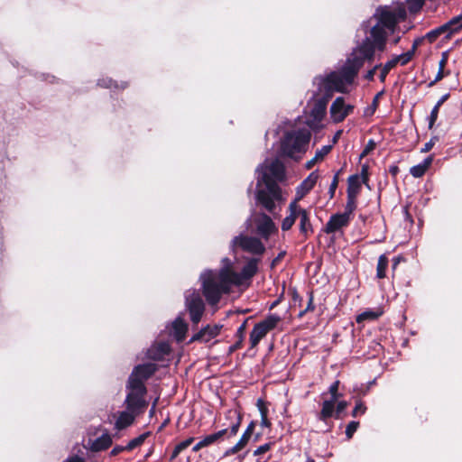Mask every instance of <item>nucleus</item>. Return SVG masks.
Here are the masks:
<instances>
[{"label":"nucleus","mask_w":462,"mask_h":462,"mask_svg":"<svg viewBox=\"0 0 462 462\" xmlns=\"http://www.w3.org/2000/svg\"><path fill=\"white\" fill-rule=\"evenodd\" d=\"M383 95V91L382 92H379L375 95V97H374L373 99V102H372V113H374L375 111V109L377 108L378 106V100H379V97Z\"/></svg>","instance_id":"nucleus-62"},{"label":"nucleus","mask_w":462,"mask_h":462,"mask_svg":"<svg viewBox=\"0 0 462 462\" xmlns=\"http://www.w3.org/2000/svg\"><path fill=\"white\" fill-rule=\"evenodd\" d=\"M285 178V166L279 158L266 159L256 169V200L270 213L275 208V201L282 199L279 183Z\"/></svg>","instance_id":"nucleus-1"},{"label":"nucleus","mask_w":462,"mask_h":462,"mask_svg":"<svg viewBox=\"0 0 462 462\" xmlns=\"http://www.w3.org/2000/svg\"><path fill=\"white\" fill-rule=\"evenodd\" d=\"M226 417L232 420L230 427L206 436L201 439L204 448L212 445L226 434H228V438L237 434L242 423L243 415L236 410H229L226 413Z\"/></svg>","instance_id":"nucleus-6"},{"label":"nucleus","mask_w":462,"mask_h":462,"mask_svg":"<svg viewBox=\"0 0 462 462\" xmlns=\"http://www.w3.org/2000/svg\"><path fill=\"white\" fill-rule=\"evenodd\" d=\"M448 54L447 51H445L441 55V59L439 62V68L445 69L446 65L448 63Z\"/></svg>","instance_id":"nucleus-59"},{"label":"nucleus","mask_w":462,"mask_h":462,"mask_svg":"<svg viewBox=\"0 0 462 462\" xmlns=\"http://www.w3.org/2000/svg\"><path fill=\"white\" fill-rule=\"evenodd\" d=\"M315 309L314 307V304H313V297H312V293H310L308 295V303H307V306L305 309L303 310H299V313H298V316L300 318H301L306 312L308 311H313Z\"/></svg>","instance_id":"nucleus-43"},{"label":"nucleus","mask_w":462,"mask_h":462,"mask_svg":"<svg viewBox=\"0 0 462 462\" xmlns=\"http://www.w3.org/2000/svg\"><path fill=\"white\" fill-rule=\"evenodd\" d=\"M291 298L292 300V303L291 302V310H296L297 307H299V308L301 307V303H300L301 299L300 298L299 294L295 291H291Z\"/></svg>","instance_id":"nucleus-45"},{"label":"nucleus","mask_w":462,"mask_h":462,"mask_svg":"<svg viewBox=\"0 0 462 462\" xmlns=\"http://www.w3.org/2000/svg\"><path fill=\"white\" fill-rule=\"evenodd\" d=\"M259 259L251 258L242 268L240 273H236L229 267V272L236 276H231L234 285L239 286L243 284L244 281L251 280L258 271Z\"/></svg>","instance_id":"nucleus-13"},{"label":"nucleus","mask_w":462,"mask_h":462,"mask_svg":"<svg viewBox=\"0 0 462 462\" xmlns=\"http://www.w3.org/2000/svg\"><path fill=\"white\" fill-rule=\"evenodd\" d=\"M297 219L300 220L299 225L300 233L305 237L312 234L313 228L310 224L307 210L300 208L295 203H291V226Z\"/></svg>","instance_id":"nucleus-11"},{"label":"nucleus","mask_w":462,"mask_h":462,"mask_svg":"<svg viewBox=\"0 0 462 462\" xmlns=\"http://www.w3.org/2000/svg\"><path fill=\"white\" fill-rule=\"evenodd\" d=\"M112 443L111 436L108 433H104L91 443L90 449L93 452L106 450L112 446Z\"/></svg>","instance_id":"nucleus-24"},{"label":"nucleus","mask_w":462,"mask_h":462,"mask_svg":"<svg viewBox=\"0 0 462 462\" xmlns=\"http://www.w3.org/2000/svg\"><path fill=\"white\" fill-rule=\"evenodd\" d=\"M332 149L331 145H325L316 152L315 161L320 162L330 152Z\"/></svg>","instance_id":"nucleus-38"},{"label":"nucleus","mask_w":462,"mask_h":462,"mask_svg":"<svg viewBox=\"0 0 462 462\" xmlns=\"http://www.w3.org/2000/svg\"><path fill=\"white\" fill-rule=\"evenodd\" d=\"M366 409L367 408L365 405V403L362 401L358 400V401H356V406L352 411V416L357 417V416L363 415L365 413Z\"/></svg>","instance_id":"nucleus-40"},{"label":"nucleus","mask_w":462,"mask_h":462,"mask_svg":"<svg viewBox=\"0 0 462 462\" xmlns=\"http://www.w3.org/2000/svg\"><path fill=\"white\" fill-rule=\"evenodd\" d=\"M388 258L385 254H382L378 258V263L376 266V277L378 279H384L386 277V270L388 267Z\"/></svg>","instance_id":"nucleus-29"},{"label":"nucleus","mask_w":462,"mask_h":462,"mask_svg":"<svg viewBox=\"0 0 462 462\" xmlns=\"http://www.w3.org/2000/svg\"><path fill=\"white\" fill-rule=\"evenodd\" d=\"M271 448V443H265L254 451V456H260L266 453Z\"/></svg>","instance_id":"nucleus-52"},{"label":"nucleus","mask_w":462,"mask_h":462,"mask_svg":"<svg viewBox=\"0 0 462 462\" xmlns=\"http://www.w3.org/2000/svg\"><path fill=\"white\" fill-rule=\"evenodd\" d=\"M280 320L279 316L270 314L263 320L256 323L250 333L251 348L255 347L267 333L277 326Z\"/></svg>","instance_id":"nucleus-7"},{"label":"nucleus","mask_w":462,"mask_h":462,"mask_svg":"<svg viewBox=\"0 0 462 462\" xmlns=\"http://www.w3.org/2000/svg\"><path fill=\"white\" fill-rule=\"evenodd\" d=\"M194 438L193 437H190L181 442H180L179 444H177L174 448V451L175 453H178L179 455L184 450L186 449L188 447H189L193 441H194Z\"/></svg>","instance_id":"nucleus-39"},{"label":"nucleus","mask_w":462,"mask_h":462,"mask_svg":"<svg viewBox=\"0 0 462 462\" xmlns=\"http://www.w3.org/2000/svg\"><path fill=\"white\" fill-rule=\"evenodd\" d=\"M268 402L263 399H258L256 402V406L260 411L261 417L268 416L269 409Z\"/></svg>","instance_id":"nucleus-41"},{"label":"nucleus","mask_w":462,"mask_h":462,"mask_svg":"<svg viewBox=\"0 0 462 462\" xmlns=\"http://www.w3.org/2000/svg\"><path fill=\"white\" fill-rule=\"evenodd\" d=\"M437 139H438L437 137L431 138L430 142H428V143H426L424 144V147L421 149V152H430L432 149V147L434 146L435 142L437 141Z\"/></svg>","instance_id":"nucleus-55"},{"label":"nucleus","mask_w":462,"mask_h":462,"mask_svg":"<svg viewBox=\"0 0 462 462\" xmlns=\"http://www.w3.org/2000/svg\"><path fill=\"white\" fill-rule=\"evenodd\" d=\"M432 161H433L432 156L427 157L421 163L412 166L410 169V173L414 178L422 177L426 173V171L430 169V167L432 163Z\"/></svg>","instance_id":"nucleus-25"},{"label":"nucleus","mask_w":462,"mask_h":462,"mask_svg":"<svg viewBox=\"0 0 462 462\" xmlns=\"http://www.w3.org/2000/svg\"><path fill=\"white\" fill-rule=\"evenodd\" d=\"M246 320H245L237 328L236 330V337H237V339H241V341H244V338H245V330H246Z\"/></svg>","instance_id":"nucleus-51"},{"label":"nucleus","mask_w":462,"mask_h":462,"mask_svg":"<svg viewBox=\"0 0 462 462\" xmlns=\"http://www.w3.org/2000/svg\"><path fill=\"white\" fill-rule=\"evenodd\" d=\"M359 427L358 421H350L346 428V436L348 439H352L354 433Z\"/></svg>","instance_id":"nucleus-42"},{"label":"nucleus","mask_w":462,"mask_h":462,"mask_svg":"<svg viewBox=\"0 0 462 462\" xmlns=\"http://www.w3.org/2000/svg\"><path fill=\"white\" fill-rule=\"evenodd\" d=\"M338 182H339V171H337L334 175L332 182H331V184L329 186L328 193H329L330 199L334 198L336 189H337V188L338 186Z\"/></svg>","instance_id":"nucleus-44"},{"label":"nucleus","mask_w":462,"mask_h":462,"mask_svg":"<svg viewBox=\"0 0 462 462\" xmlns=\"http://www.w3.org/2000/svg\"><path fill=\"white\" fill-rule=\"evenodd\" d=\"M423 41L424 37L415 39L410 51H413V53L415 54L418 47L422 43Z\"/></svg>","instance_id":"nucleus-60"},{"label":"nucleus","mask_w":462,"mask_h":462,"mask_svg":"<svg viewBox=\"0 0 462 462\" xmlns=\"http://www.w3.org/2000/svg\"><path fill=\"white\" fill-rule=\"evenodd\" d=\"M278 155L282 158L289 157V130L283 131Z\"/></svg>","instance_id":"nucleus-30"},{"label":"nucleus","mask_w":462,"mask_h":462,"mask_svg":"<svg viewBox=\"0 0 462 462\" xmlns=\"http://www.w3.org/2000/svg\"><path fill=\"white\" fill-rule=\"evenodd\" d=\"M256 423L257 422L255 420H252L249 423V425L247 426V428L245 430V432L243 433V435L241 436L240 439L238 440L245 447L248 444L250 439L252 438L254 429H255V426H256Z\"/></svg>","instance_id":"nucleus-33"},{"label":"nucleus","mask_w":462,"mask_h":462,"mask_svg":"<svg viewBox=\"0 0 462 462\" xmlns=\"http://www.w3.org/2000/svg\"><path fill=\"white\" fill-rule=\"evenodd\" d=\"M354 109V105L346 104L345 97H337L330 106V117L334 123H341L353 113Z\"/></svg>","instance_id":"nucleus-12"},{"label":"nucleus","mask_w":462,"mask_h":462,"mask_svg":"<svg viewBox=\"0 0 462 462\" xmlns=\"http://www.w3.org/2000/svg\"><path fill=\"white\" fill-rule=\"evenodd\" d=\"M222 326L219 325H207L199 331L195 333L189 341V344L193 342L207 343L219 335Z\"/></svg>","instance_id":"nucleus-17"},{"label":"nucleus","mask_w":462,"mask_h":462,"mask_svg":"<svg viewBox=\"0 0 462 462\" xmlns=\"http://www.w3.org/2000/svg\"><path fill=\"white\" fill-rule=\"evenodd\" d=\"M171 352L169 343L161 341L152 345L146 352V357L153 361H162Z\"/></svg>","instance_id":"nucleus-18"},{"label":"nucleus","mask_w":462,"mask_h":462,"mask_svg":"<svg viewBox=\"0 0 462 462\" xmlns=\"http://www.w3.org/2000/svg\"><path fill=\"white\" fill-rule=\"evenodd\" d=\"M328 100L320 98L315 101L313 107L310 110V116L307 120V125L312 128H318L320 122L326 116Z\"/></svg>","instance_id":"nucleus-15"},{"label":"nucleus","mask_w":462,"mask_h":462,"mask_svg":"<svg viewBox=\"0 0 462 462\" xmlns=\"http://www.w3.org/2000/svg\"><path fill=\"white\" fill-rule=\"evenodd\" d=\"M172 331L171 334L176 339L177 342H182L186 337V333L188 331V324L181 319L177 318L172 322Z\"/></svg>","instance_id":"nucleus-23"},{"label":"nucleus","mask_w":462,"mask_h":462,"mask_svg":"<svg viewBox=\"0 0 462 462\" xmlns=\"http://www.w3.org/2000/svg\"><path fill=\"white\" fill-rule=\"evenodd\" d=\"M137 416L139 415L128 411L127 410L121 411L118 415L117 420H116L115 428L117 430H122L130 427L134 422V420Z\"/></svg>","instance_id":"nucleus-22"},{"label":"nucleus","mask_w":462,"mask_h":462,"mask_svg":"<svg viewBox=\"0 0 462 462\" xmlns=\"http://www.w3.org/2000/svg\"><path fill=\"white\" fill-rule=\"evenodd\" d=\"M127 394L125 397V406L128 411L141 415L144 413L149 402L146 401V386H141L137 382L129 383L126 382Z\"/></svg>","instance_id":"nucleus-5"},{"label":"nucleus","mask_w":462,"mask_h":462,"mask_svg":"<svg viewBox=\"0 0 462 462\" xmlns=\"http://www.w3.org/2000/svg\"><path fill=\"white\" fill-rule=\"evenodd\" d=\"M368 165L364 164L361 168L360 180H362L363 183L366 184L368 181Z\"/></svg>","instance_id":"nucleus-54"},{"label":"nucleus","mask_w":462,"mask_h":462,"mask_svg":"<svg viewBox=\"0 0 462 462\" xmlns=\"http://www.w3.org/2000/svg\"><path fill=\"white\" fill-rule=\"evenodd\" d=\"M310 137L311 133L306 128L291 134V159L298 161L301 158L308 150Z\"/></svg>","instance_id":"nucleus-8"},{"label":"nucleus","mask_w":462,"mask_h":462,"mask_svg":"<svg viewBox=\"0 0 462 462\" xmlns=\"http://www.w3.org/2000/svg\"><path fill=\"white\" fill-rule=\"evenodd\" d=\"M444 70H445V69L439 68V71H438L435 79L428 84L429 88L433 87L437 82L440 81L441 79H444V77H446L449 74V72L445 73Z\"/></svg>","instance_id":"nucleus-47"},{"label":"nucleus","mask_w":462,"mask_h":462,"mask_svg":"<svg viewBox=\"0 0 462 462\" xmlns=\"http://www.w3.org/2000/svg\"><path fill=\"white\" fill-rule=\"evenodd\" d=\"M186 307L189 310L192 323L198 324L201 320L205 311V303L201 295L197 291H193L190 295L187 296Z\"/></svg>","instance_id":"nucleus-10"},{"label":"nucleus","mask_w":462,"mask_h":462,"mask_svg":"<svg viewBox=\"0 0 462 462\" xmlns=\"http://www.w3.org/2000/svg\"><path fill=\"white\" fill-rule=\"evenodd\" d=\"M158 371V365L154 363H144L134 367L127 383L137 382L141 386H146L145 381L150 379Z\"/></svg>","instance_id":"nucleus-9"},{"label":"nucleus","mask_w":462,"mask_h":462,"mask_svg":"<svg viewBox=\"0 0 462 462\" xmlns=\"http://www.w3.org/2000/svg\"><path fill=\"white\" fill-rule=\"evenodd\" d=\"M381 66V64L379 65H375L372 69L368 70L365 76V78L369 80V81H372L374 80V74H375V71L377 70V69H379Z\"/></svg>","instance_id":"nucleus-56"},{"label":"nucleus","mask_w":462,"mask_h":462,"mask_svg":"<svg viewBox=\"0 0 462 462\" xmlns=\"http://www.w3.org/2000/svg\"><path fill=\"white\" fill-rule=\"evenodd\" d=\"M257 233L267 238L274 230L275 226L272 218L266 214L259 215L255 219Z\"/></svg>","instance_id":"nucleus-21"},{"label":"nucleus","mask_w":462,"mask_h":462,"mask_svg":"<svg viewBox=\"0 0 462 462\" xmlns=\"http://www.w3.org/2000/svg\"><path fill=\"white\" fill-rule=\"evenodd\" d=\"M338 386H339V381L334 382L330 387H329V393L331 394V400L337 401L339 394H338Z\"/></svg>","instance_id":"nucleus-49"},{"label":"nucleus","mask_w":462,"mask_h":462,"mask_svg":"<svg viewBox=\"0 0 462 462\" xmlns=\"http://www.w3.org/2000/svg\"><path fill=\"white\" fill-rule=\"evenodd\" d=\"M374 16L376 18L377 23L372 29H391L405 20L406 11L403 4H397L393 6L385 5L378 7Z\"/></svg>","instance_id":"nucleus-4"},{"label":"nucleus","mask_w":462,"mask_h":462,"mask_svg":"<svg viewBox=\"0 0 462 462\" xmlns=\"http://www.w3.org/2000/svg\"><path fill=\"white\" fill-rule=\"evenodd\" d=\"M319 180L317 171H312L297 188L295 199L291 203H297L303 199L316 185Z\"/></svg>","instance_id":"nucleus-19"},{"label":"nucleus","mask_w":462,"mask_h":462,"mask_svg":"<svg viewBox=\"0 0 462 462\" xmlns=\"http://www.w3.org/2000/svg\"><path fill=\"white\" fill-rule=\"evenodd\" d=\"M375 148V143L373 140H369L363 152L360 154V158H364L368 155Z\"/></svg>","instance_id":"nucleus-50"},{"label":"nucleus","mask_w":462,"mask_h":462,"mask_svg":"<svg viewBox=\"0 0 462 462\" xmlns=\"http://www.w3.org/2000/svg\"><path fill=\"white\" fill-rule=\"evenodd\" d=\"M385 31H371V35L353 50L346 60L343 69L346 70V79L354 80L365 61L374 59L375 50L383 51L386 45Z\"/></svg>","instance_id":"nucleus-2"},{"label":"nucleus","mask_w":462,"mask_h":462,"mask_svg":"<svg viewBox=\"0 0 462 462\" xmlns=\"http://www.w3.org/2000/svg\"><path fill=\"white\" fill-rule=\"evenodd\" d=\"M356 196L347 195L346 204L343 214L352 218L353 213L356 208Z\"/></svg>","instance_id":"nucleus-34"},{"label":"nucleus","mask_w":462,"mask_h":462,"mask_svg":"<svg viewBox=\"0 0 462 462\" xmlns=\"http://www.w3.org/2000/svg\"><path fill=\"white\" fill-rule=\"evenodd\" d=\"M395 66L394 62L393 61V60L391 59L390 60H388L381 69V73L379 75V79H380V81L381 82H384L385 81V79H386V76L388 75V73L391 71V69H393Z\"/></svg>","instance_id":"nucleus-36"},{"label":"nucleus","mask_w":462,"mask_h":462,"mask_svg":"<svg viewBox=\"0 0 462 462\" xmlns=\"http://www.w3.org/2000/svg\"><path fill=\"white\" fill-rule=\"evenodd\" d=\"M231 276H236L229 272V267H222L219 270H207L200 274L201 294L209 306L217 305L225 294L231 292L234 285Z\"/></svg>","instance_id":"nucleus-3"},{"label":"nucleus","mask_w":462,"mask_h":462,"mask_svg":"<svg viewBox=\"0 0 462 462\" xmlns=\"http://www.w3.org/2000/svg\"><path fill=\"white\" fill-rule=\"evenodd\" d=\"M244 448H245V446L238 441L234 447L226 450L224 456L229 457V456L235 455V454L238 453L240 450H242Z\"/></svg>","instance_id":"nucleus-48"},{"label":"nucleus","mask_w":462,"mask_h":462,"mask_svg":"<svg viewBox=\"0 0 462 462\" xmlns=\"http://www.w3.org/2000/svg\"><path fill=\"white\" fill-rule=\"evenodd\" d=\"M351 221V217L343 213L332 215L327 222L324 231L327 234L336 233L343 227H346Z\"/></svg>","instance_id":"nucleus-20"},{"label":"nucleus","mask_w":462,"mask_h":462,"mask_svg":"<svg viewBox=\"0 0 462 462\" xmlns=\"http://www.w3.org/2000/svg\"><path fill=\"white\" fill-rule=\"evenodd\" d=\"M362 182L358 174L349 176L347 179L346 194L357 197L361 190Z\"/></svg>","instance_id":"nucleus-26"},{"label":"nucleus","mask_w":462,"mask_h":462,"mask_svg":"<svg viewBox=\"0 0 462 462\" xmlns=\"http://www.w3.org/2000/svg\"><path fill=\"white\" fill-rule=\"evenodd\" d=\"M123 451H126V448H125V446H120V445H116V447L113 448V449L110 451V456L111 457H116L117 456L118 454H120L121 452Z\"/></svg>","instance_id":"nucleus-57"},{"label":"nucleus","mask_w":462,"mask_h":462,"mask_svg":"<svg viewBox=\"0 0 462 462\" xmlns=\"http://www.w3.org/2000/svg\"><path fill=\"white\" fill-rule=\"evenodd\" d=\"M346 70L342 68L339 73H331L325 79V84L329 88H334L337 92H346V87L353 83L354 80L346 79Z\"/></svg>","instance_id":"nucleus-16"},{"label":"nucleus","mask_w":462,"mask_h":462,"mask_svg":"<svg viewBox=\"0 0 462 462\" xmlns=\"http://www.w3.org/2000/svg\"><path fill=\"white\" fill-rule=\"evenodd\" d=\"M444 31H430L425 35L424 39H427L430 42H433Z\"/></svg>","instance_id":"nucleus-53"},{"label":"nucleus","mask_w":462,"mask_h":462,"mask_svg":"<svg viewBox=\"0 0 462 462\" xmlns=\"http://www.w3.org/2000/svg\"><path fill=\"white\" fill-rule=\"evenodd\" d=\"M437 29H462V14L452 18L448 23L440 25Z\"/></svg>","instance_id":"nucleus-35"},{"label":"nucleus","mask_w":462,"mask_h":462,"mask_svg":"<svg viewBox=\"0 0 462 462\" xmlns=\"http://www.w3.org/2000/svg\"><path fill=\"white\" fill-rule=\"evenodd\" d=\"M439 111V107H438V106H434V107L432 108V110L430 112V116L429 118V128L430 129L433 128V126L438 119Z\"/></svg>","instance_id":"nucleus-46"},{"label":"nucleus","mask_w":462,"mask_h":462,"mask_svg":"<svg viewBox=\"0 0 462 462\" xmlns=\"http://www.w3.org/2000/svg\"><path fill=\"white\" fill-rule=\"evenodd\" d=\"M347 407V402L346 401H341L337 405V417L338 418V414L342 412Z\"/></svg>","instance_id":"nucleus-61"},{"label":"nucleus","mask_w":462,"mask_h":462,"mask_svg":"<svg viewBox=\"0 0 462 462\" xmlns=\"http://www.w3.org/2000/svg\"><path fill=\"white\" fill-rule=\"evenodd\" d=\"M65 462H85V459L76 455L68 457Z\"/></svg>","instance_id":"nucleus-64"},{"label":"nucleus","mask_w":462,"mask_h":462,"mask_svg":"<svg viewBox=\"0 0 462 462\" xmlns=\"http://www.w3.org/2000/svg\"><path fill=\"white\" fill-rule=\"evenodd\" d=\"M242 346H243V341H241V339H237L236 343H234L233 345H231L229 346L228 352L230 354L234 353L236 350L240 349Z\"/></svg>","instance_id":"nucleus-58"},{"label":"nucleus","mask_w":462,"mask_h":462,"mask_svg":"<svg viewBox=\"0 0 462 462\" xmlns=\"http://www.w3.org/2000/svg\"><path fill=\"white\" fill-rule=\"evenodd\" d=\"M336 402L337 401L331 399L323 402L322 409L319 413V419L321 420H327L333 415Z\"/></svg>","instance_id":"nucleus-28"},{"label":"nucleus","mask_w":462,"mask_h":462,"mask_svg":"<svg viewBox=\"0 0 462 462\" xmlns=\"http://www.w3.org/2000/svg\"><path fill=\"white\" fill-rule=\"evenodd\" d=\"M406 3L410 13L414 14L420 10L424 0H407Z\"/></svg>","instance_id":"nucleus-37"},{"label":"nucleus","mask_w":462,"mask_h":462,"mask_svg":"<svg viewBox=\"0 0 462 462\" xmlns=\"http://www.w3.org/2000/svg\"><path fill=\"white\" fill-rule=\"evenodd\" d=\"M383 313V310L382 308H376L374 310H365L362 313H360L359 315L356 316V321L357 323H362L365 320H375L377 319L379 317H381Z\"/></svg>","instance_id":"nucleus-27"},{"label":"nucleus","mask_w":462,"mask_h":462,"mask_svg":"<svg viewBox=\"0 0 462 462\" xmlns=\"http://www.w3.org/2000/svg\"><path fill=\"white\" fill-rule=\"evenodd\" d=\"M414 55L415 54L413 53V51L409 50L407 52L394 56L392 60L394 62L395 66H397L398 64L405 66L413 59Z\"/></svg>","instance_id":"nucleus-32"},{"label":"nucleus","mask_w":462,"mask_h":462,"mask_svg":"<svg viewBox=\"0 0 462 462\" xmlns=\"http://www.w3.org/2000/svg\"><path fill=\"white\" fill-rule=\"evenodd\" d=\"M235 244L242 248L243 251L254 254H263L265 251L264 245L259 238L239 236L235 237Z\"/></svg>","instance_id":"nucleus-14"},{"label":"nucleus","mask_w":462,"mask_h":462,"mask_svg":"<svg viewBox=\"0 0 462 462\" xmlns=\"http://www.w3.org/2000/svg\"><path fill=\"white\" fill-rule=\"evenodd\" d=\"M149 436L150 432L147 431L130 440L128 444L125 446L126 451H132L135 448H138L141 445H143Z\"/></svg>","instance_id":"nucleus-31"},{"label":"nucleus","mask_w":462,"mask_h":462,"mask_svg":"<svg viewBox=\"0 0 462 462\" xmlns=\"http://www.w3.org/2000/svg\"><path fill=\"white\" fill-rule=\"evenodd\" d=\"M404 258L402 256H396L393 259V265H392V270H393V273L395 272L396 268H397V265L399 264V263L401 261H403Z\"/></svg>","instance_id":"nucleus-63"}]
</instances>
